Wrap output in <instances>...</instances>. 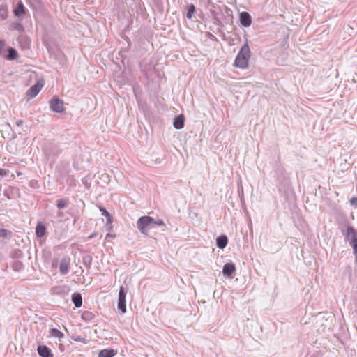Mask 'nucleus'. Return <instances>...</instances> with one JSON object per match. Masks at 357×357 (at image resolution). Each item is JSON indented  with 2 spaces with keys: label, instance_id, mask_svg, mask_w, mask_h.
<instances>
[{
  "label": "nucleus",
  "instance_id": "6",
  "mask_svg": "<svg viewBox=\"0 0 357 357\" xmlns=\"http://www.w3.org/2000/svg\"><path fill=\"white\" fill-rule=\"evenodd\" d=\"M346 238L350 245L357 242V234L352 227L347 228Z\"/></svg>",
  "mask_w": 357,
  "mask_h": 357
},
{
  "label": "nucleus",
  "instance_id": "10",
  "mask_svg": "<svg viewBox=\"0 0 357 357\" xmlns=\"http://www.w3.org/2000/svg\"><path fill=\"white\" fill-rule=\"evenodd\" d=\"M69 264L70 259L68 258H63L61 260L59 264V271L62 275H66L68 273Z\"/></svg>",
  "mask_w": 357,
  "mask_h": 357
},
{
  "label": "nucleus",
  "instance_id": "12",
  "mask_svg": "<svg viewBox=\"0 0 357 357\" xmlns=\"http://www.w3.org/2000/svg\"><path fill=\"white\" fill-rule=\"evenodd\" d=\"M227 243L228 240L226 236H220L216 240L217 246L220 249L225 248Z\"/></svg>",
  "mask_w": 357,
  "mask_h": 357
},
{
  "label": "nucleus",
  "instance_id": "13",
  "mask_svg": "<svg viewBox=\"0 0 357 357\" xmlns=\"http://www.w3.org/2000/svg\"><path fill=\"white\" fill-rule=\"evenodd\" d=\"M25 13V8L22 1H20L14 10V14L17 17L22 16Z\"/></svg>",
  "mask_w": 357,
  "mask_h": 357
},
{
  "label": "nucleus",
  "instance_id": "20",
  "mask_svg": "<svg viewBox=\"0 0 357 357\" xmlns=\"http://www.w3.org/2000/svg\"><path fill=\"white\" fill-rule=\"evenodd\" d=\"M195 11V6L192 4L190 5L188 8V13H187V15H186L188 19H191Z\"/></svg>",
  "mask_w": 357,
  "mask_h": 357
},
{
  "label": "nucleus",
  "instance_id": "7",
  "mask_svg": "<svg viewBox=\"0 0 357 357\" xmlns=\"http://www.w3.org/2000/svg\"><path fill=\"white\" fill-rule=\"evenodd\" d=\"M235 271L236 267L234 264L232 263H227L223 266L222 273L224 275L232 278V274L235 272Z\"/></svg>",
  "mask_w": 357,
  "mask_h": 357
},
{
  "label": "nucleus",
  "instance_id": "22",
  "mask_svg": "<svg viewBox=\"0 0 357 357\" xmlns=\"http://www.w3.org/2000/svg\"><path fill=\"white\" fill-rule=\"evenodd\" d=\"M14 29L20 33L24 31V27L20 23L15 24Z\"/></svg>",
  "mask_w": 357,
  "mask_h": 357
},
{
  "label": "nucleus",
  "instance_id": "29",
  "mask_svg": "<svg viewBox=\"0 0 357 357\" xmlns=\"http://www.w3.org/2000/svg\"><path fill=\"white\" fill-rule=\"evenodd\" d=\"M22 121H19L17 123V126H20L22 124Z\"/></svg>",
  "mask_w": 357,
  "mask_h": 357
},
{
  "label": "nucleus",
  "instance_id": "17",
  "mask_svg": "<svg viewBox=\"0 0 357 357\" xmlns=\"http://www.w3.org/2000/svg\"><path fill=\"white\" fill-rule=\"evenodd\" d=\"M45 233V227L44 225L38 224L36 229V236L39 238L43 237Z\"/></svg>",
  "mask_w": 357,
  "mask_h": 357
},
{
  "label": "nucleus",
  "instance_id": "28",
  "mask_svg": "<svg viewBox=\"0 0 357 357\" xmlns=\"http://www.w3.org/2000/svg\"><path fill=\"white\" fill-rule=\"evenodd\" d=\"M96 235H97L96 232H94L92 234H91L89 238H92L96 236Z\"/></svg>",
  "mask_w": 357,
  "mask_h": 357
},
{
  "label": "nucleus",
  "instance_id": "15",
  "mask_svg": "<svg viewBox=\"0 0 357 357\" xmlns=\"http://www.w3.org/2000/svg\"><path fill=\"white\" fill-rule=\"evenodd\" d=\"M72 301L76 307H80L82 304V298L80 294H74L72 296Z\"/></svg>",
  "mask_w": 357,
  "mask_h": 357
},
{
  "label": "nucleus",
  "instance_id": "5",
  "mask_svg": "<svg viewBox=\"0 0 357 357\" xmlns=\"http://www.w3.org/2000/svg\"><path fill=\"white\" fill-rule=\"evenodd\" d=\"M43 84L42 83L38 82L33 86H32L27 91L26 96L29 99L36 97L38 93L40 92L43 87Z\"/></svg>",
  "mask_w": 357,
  "mask_h": 357
},
{
  "label": "nucleus",
  "instance_id": "21",
  "mask_svg": "<svg viewBox=\"0 0 357 357\" xmlns=\"http://www.w3.org/2000/svg\"><path fill=\"white\" fill-rule=\"evenodd\" d=\"M68 204V201L64 199H61L57 201V207L59 208H65Z\"/></svg>",
  "mask_w": 357,
  "mask_h": 357
},
{
  "label": "nucleus",
  "instance_id": "16",
  "mask_svg": "<svg viewBox=\"0 0 357 357\" xmlns=\"http://www.w3.org/2000/svg\"><path fill=\"white\" fill-rule=\"evenodd\" d=\"M50 336L61 340L63 337L64 335L61 331L56 328H51L50 331Z\"/></svg>",
  "mask_w": 357,
  "mask_h": 357
},
{
  "label": "nucleus",
  "instance_id": "3",
  "mask_svg": "<svg viewBox=\"0 0 357 357\" xmlns=\"http://www.w3.org/2000/svg\"><path fill=\"white\" fill-rule=\"evenodd\" d=\"M126 291L123 287H121L119 293L118 298V309L122 312H126Z\"/></svg>",
  "mask_w": 357,
  "mask_h": 357
},
{
  "label": "nucleus",
  "instance_id": "25",
  "mask_svg": "<svg viewBox=\"0 0 357 357\" xmlns=\"http://www.w3.org/2000/svg\"><path fill=\"white\" fill-rule=\"evenodd\" d=\"M8 173H9L8 170L0 168V176H7L8 174Z\"/></svg>",
  "mask_w": 357,
  "mask_h": 357
},
{
  "label": "nucleus",
  "instance_id": "11",
  "mask_svg": "<svg viewBox=\"0 0 357 357\" xmlns=\"http://www.w3.org/2000/svg\"><path fill=\"white\" fill-rule=\"evenodd\" d=\"M176 129H181L184 126V117L183 115L175 116L173 123Z\"/></svg>",
  "mask_w": 357,
  "mask_h": 357
},
{
  "label": "nucleus",
  "instance_id": "4",
  "mask_svg": "<svg viewBox=\"0 0 357 357\" xmlns=\"http://www.w3.org/2000/svg\"><path fill=\"white\" fill-rule=\"evenodd\" d=\"M51 109L55 112H62L64 110L63 102L59 98H54L50 101Z\"/></svg>",
  "mask_w": 357,
  "mask_h": 357
},
{
  "label": "nucleus",
  "instance_id": "18",
  "mask_svg": "<svg viewBox=\"0 0 357 357\" xmlns=\"http://www.w3.org/2000/svg\"><path fill=\"white\" fill-rule=\"evenodd\" d=\"M0 237L4 238H11V232L6 229H0Z\"/></svg>",
  "mask_w": 357,
  "mask_h": 357
},
{
  "label": "nucleus",
  "instance_id": "1",
  "mask_svg": "<svg viewBox=\"0 0 357 357\" xmlns=\"http://www.w3.org/2000/svg\"><path fill=\"white\" fill-rule=\"evenodd\" d=\"M250 57V50L248 44L246 43L241 47L238 52L234 61V66L242 69L247 68L248 67Z\"/></svg>",
  "mask_w": 357,
  "mask_h": 357
},
{
  "label": "nucleus",
  "instance_id": "19",
  "mask_svg": "<svg viewBox=\"0 0 357 357\" xmlns=\"http://www.w3.org/2000/svg\"><path fill=\"white\" fill-rule=\"evenodd\" d=\"M17 56V53L16 50L13 48H9L8 49V59L13 60V59H16Z\"/></svg>",
  "mask_w": 357,
  "mask_h": 357
},
{
  "label": "nucleus",
  "instance_id": "26",
  "mask_svg": "<svg viewBox=\"0 0 357 357\" xmlns=\"http://www.w3.org/2000/svg\"><path fill=\"white\" fill-rule=\"evenodd\" d=\"M350 204L351 205H353V206H357V198L355 197H353L351 199H350Z\"/></svg>",
  "mask_w": 357,
  "mask_h": 357
},
{
  "label": "nucleus",
  "instance_id": "24",
  "mask_svg": "<svg viewBox=\"0 0 357 357\" xmlns=\"http://www.w3.org/2000/svg\"><path fill=\"white\" fill-rule=\"evenodd\" d=\"M155 225H158V226H164V225H165V223H164V222H163L162 220H155V222H153V228Z\"/></svg>",
  "mask_w": 357,
  "mask_h": 357
},
{
  "label": "nucleus",
  "instance_id": "23",
  "mask_svg": "<svg viewBox=\"0 0 357 357\" xmlns=\"http://www.w3.org/2000/svg\"><path fill=\"white\" fill-rule=\"evenodd\" d=\"M99 208H100V211L102 212V215H104L105 217L110 218L109 213L107 211V210L105 208H104L103 207H101V206H100Z\"/></svg>",
  "mask_w": 357,
  "mask_h": 357
},
{
  "label": "nucleus",
  "instance_id": "27",
  "mask_svg": "<svg viewBox=\"0 0 357 357\" xmlns=\"http://www.w3.org/2000/svg\"><path fill=\"white\" fill-rule=\"evenodd\" d=\"M350 245L353 248L354 253L357 255V241Z\"/></svg>",
  "mask_w": 357,
  "mask_h": 357
},
{
  "label": "nucleus",
  "instance_id": "30",
  "mask_svg": "<svg viewBox=\"0 0 357 357\" xmlns=\"http://www.w3.org/2000/svg\"><path fill=\"white\" fill-rule=\"evenodd\" d=\"M356 261H357V256H356Z\"/></svg>",
  "mask_w": 357,
  "mask_h": 357
},
{
  "label": "nucleus",
  "instance_id": "8",
  "mask_svg": "<svg viewBox=\"0 0 357 357\" xmlns=\"http://www.w3.org/2000/svg\"><path fill=\"white\" fill-rule=\"evenodd\" d=\"M37 351L41 357H53V354L51 350L45 345L38 346Z\"/></svg>",
  "mask_w": 357,
  "mask_h": 357
},
{
  "label": "nucleus",
  "instance_id": "2",
  "mask_svg": "<svg viewBox=\"0 0 357 357\" xmlns=\"http://www.w3.org/2000/svg\"><path fill=\"white\" fill-rule=\"evenodd\" d=\"M153 222H155V220L150 216L141 217L137 222V228L141 233L147 234L149 230L153 228Z\"/></svg>",
  "mask_w": 357,
  "mask_h": 357
},
{
  "label": "nucleus",
  "instance_id": "14",
  "mask_svg": "<svg viewBox=\"0 0 357 357\" xmlns=\"http://www.w3.org/2000/svg\"><path fill=\"white\" fill-rule=\"evenodd\" d=\"M116 352L114 349H102L98 354V357H113Z\"/></svg>",
  "mask_w": 357,
  "mask_h": 357
},
{
  "label": "nucleus",
  "instance_id": "9",
  "mask_svg": "<svg viewBox=\"0 0 357 357\" xmlns=\"http://www.w3.org/2000/svg\"><path fill=\"white\" fill-rule=\"evenodd\" d=\"M240 21L244 26H249L252 23V19L250 14L247 12H242L240 14Z\"/></svg>",
  "mask_w": 357,
  "mask_h": 357
}]
</instances>
